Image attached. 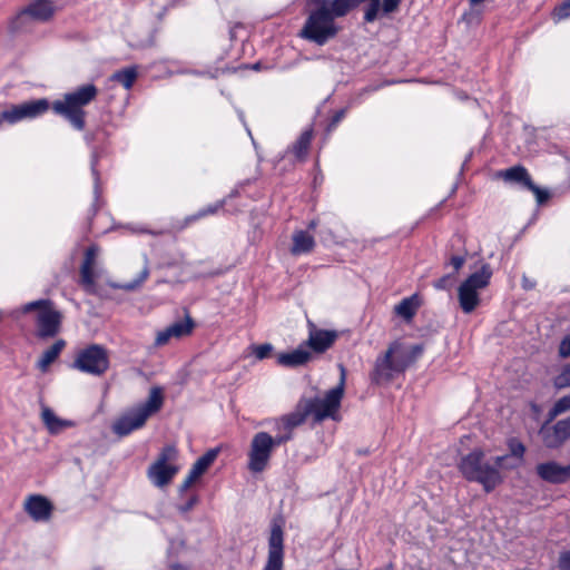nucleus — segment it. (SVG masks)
Segmentation results:
<instances>
[{"mask_svg": "<svg viewBox=\"0 0 570 570\" xmlns=\"http://www.w3.org/2000/svg\"><path fill=\"white\" fill-rule=\"evenodd\" d=\"M72 367L91 375H102L109 367L107 350L92 344L81 350L73 361Z\"/></svg>", "mask_w": 570, "mask_h": 570, "instance_id": "9b49d317", "label": "nucleus"}, {"mask_svg": "<svg viewBox=\"0 0 570 570\" xmlns=\"http://www.w3.org/2000/svg\"><path fill=\"white\" fill-rule=\"evenodd\" d=\"M220 207V205H214V206H208L207 208L200 210L196 216H194L191 219H196V218H199V217H204L206 215H209V214H215L218 208Z\"/></svg>", "mask_w": 570, "mask_h": 570, "instance_id": "37998d69", "label": "nucleus"}, {"mask_svg": "<svg viewBox=\"0 0 570 570\" xmlns=\"http://www.w3.org/2000/svg\"><path fill=\"white\" fill-rule=\"evenodd\" d=\"M464 262L465 259L462 256H453L451 258V265L454 267L455 271H459L463 266Z\"/></svg>", "mask_w": 570, "mask_h": 570, "instance_id": "a18cd8bd", "label": "nucleus"}, {"mask_svg": "<svg viewBox=\"0 0 570 570\" xmlns=\"http://www.w3.org/2000/svg\"><path fill=\"white\" fill-rule=\"evenodd\" d=\"M312 358V353L302 343L293 351L278 353L276 355V363L283 367L294 368L307 364Z\"/></svg>", "mask_w": 570, "mask_h": 570, "instance_id": "aec40b11", "label": "nucleus"}, {"mask_svg": "<svg viewBox=\"0 0 570 570\" xmlns=\"http://www.w3.org/2000/svg\"><path fill=\"white\" fill-rule=\"evenodd\" d=\"M273 346L271 344H262L254 348V354L258 360H263L269 355Z\"/></svg>", "mask_w": 570, "mask_h": 570, "instance_id": "e433bc0d", "label": "nucleus"}, {"mask_svg": "<svg viewBox=\"0 0 570 570\" xmlns=\"http://www.w3.org/2000/svg\"><path fill=\"white\" fill-rule=\"evenodd\" d=\"M198 480L196 475H194L190 471L188 472L187 476L183 481V483L179 487L180 492L187 491L193 483H195Z\"/></svg>", "mask_w": 570, "mask_h": 570, "instance_id": "a19ab883", "label": "nucleus"}, {"mask_svg": "<svg viewBox=\"0 0 570 570\" xmlns=\"http://www.w3.org/2000/svg\"><path fill=\"white\" fill-rule=\"evenodd\" d=\"M41 419L46 428L51 434H58L67 428H72L75 424L70 420L58 417L55 412L45 406L41 411Z\"/></svg>", "mask_w": 570, "mask_h": 570, "instance_id": "393cba45", "label": "nucleus"}, {"mask_svg": "<svg viewBox=\"0 0 570 570\" xmlns=\"http://www.w3.org/2000/svg\"><path fill=\"white\" fill-rule=\"evenodd\" d=\"M450 281V275L443 276L434 283V287L438 289H445L449 286Z\"/></svg>", "mask_w": 570, "mask_h": 570, "instance_id": "c03bdc74", "label": "nucleus"}, {"mask_svg": "<svg viewBox=\"0 0 570 570\" xmlns=\"http://www.w3.org/2000/svg\"><path fill=\"white\" fill-rule=\"evenodd\" d=\"M523 288L531 289L534 287V283L530 282L525 276L522 278Z\"/></svg>", "mask_w": 570, "mask_h": 570, "instance_id": "49530a36", "label": "nucleus"}, {"mask_svg": "<svg viewBox=\"0 0 570 570\" xmlns=\"http://www.w3.org/2000/svg\"><path fill=\"white\" fill-rule=\"evenodd\" d=\"M24 511L36 522H46L51 518L53 505L43 495H29L24 501Z\"/></svg>", "mask_w": 570, "mask_h": 570, "instance_id": "2eb2a0df", "label": "nucleus"}, {"mask_svg": "<svg viewBox=\"0 0 570 570\" xmlns=\"http://www.w3.org/2000/svg\"><path fill=\"white\" fill-rule=\"evenodd\" d=\"M507 181H514L522 184L525 188L532 183L528 170L523 166H513L500 174Z\"/></svg>", "mask_w": 570, "mask_h": 570, "instance_id": "cd10ccee", "label": "nucleus"}, {"mask_svg": "<svg viewBox=\"0 0 570 570\" xmlns=\"http://www.w3.org/2000/svg\"><path fill=\"white\" fill-rule=\"evenodd\" d=\"M317 226V223L315 220H312L309 224H308V228L309 229H315Z\"/></svg>", "mask_w": 570, "mask_h": 570, "instance_id": "09e8293b", "label": "nucleus"}, {"mask_svg": "<svg viewBox=\"0 0 570 570\" xmlns=\"http://www.w3.org/2000/svg\"><path fill=\"white\" fill-rule=\"evenodd\" d=\"M559 354L562 357H569L570 356V335L566 336L559 346Z\"/></svg>", "mask_w": 570, "mask_h": 570, "instance_id": "ea45409f", "label": "nucleus"}, {"mask_svg": "<svg viewBox=\"0 0 570 570\" xmlns=\"http://www.w3.org/2000/svg\"><path fill=\"white\" fill-rule=\"evenodd\" d=\"M312 3L314 8L309 11L299 36L324 46L340 31L335 19L346 16L355 4L352 0H312Z\"/></svg>", "mask_w": 570, "mask_h": 570, "instance_id": "f257e3e1", "label": "nucleus"}, {"mask_svg": "<svg viewBox=\"0 0 570 570\" xmlns=\"http://www.w3.org/2000/svg\"><path fill=\"white\" fill-rule=\"evenodd\" d=\"M424 352L422 344L406 345L396 340L389 344L386 351L379 355L370 373L372 383L376 385L387 384L395 375L403 373Z\"/></svg>", "mask_w": 570, "mask_h": 570, "instance_id": "7ed1b4c3", "label": "nucleus"}, {"mask_svg": "<svg viewBox=\"0 0 570 570\" xmlns=\"http://www.w3.org/2000/svg\"><path fill=\"white\" fill-rule=\"evenodd\" d=\"M198 503V497H190L184 504L178 507V510L183 513L190 511Z\"/></svg>", "mask_w": 570, "mask_h": 570, "instance_id": "58836bf2", "label": "nucleus"}, {"mask_svg": "<svg viewBox=\"0 0 570 570\" xmlns=\"http://www.w3.org/2000/svg\"><path fill=\"white\" fill-rule=\"evenodd\" d=\"M66 346V342L63 340H57L48 350H46L41 357L37 362V367L42 372H47L50 364H52L62 352Z\"/></svg>", "mask_w": 570, "mask_h": 570, "instance_id": "a878e982", "label": "nucleus"}, {"mask_svg": "<svg viewBox=\"0 0 570 570\" xmlns=\"http://www.w3.org/2000/svg\"><path fill=\"white\" fill-rule=\"evenodd\" d=\"M187 568L185 566L173 563L170 564V570H186Z\"/></svg>", "mask_w": 570, "mask_h": 570, "instance_id": "de8ad7c7", "label": "nucleus"}, {"mask_svg": "<svg viewBox=\"0 0 570 570\" xmlns=\"http://www.w3.org/2000/svg\"><path fill=\"white\" fill-rule=\"evenodd\" d=\"M292 240L293 244L291 247V253L294 256L308 254L314 249L315 246L314 236L306 230L294 232Z\"/></svg>", "mask_w": 570, "mask_h": 570, "instance_id": "b1692460", "label": "nucleus"}, {"mask_svg": "<svg viewBox=\"0 0 570 570\" xmlns=\"http://www.w3.org/2000/svg\"><path fill=\"white\" fill-rule=\"evenodd\" d=\"M194 324L189 317L185 321H178L168 327L159 331L155 338L157 346L167 344L171 338H181L188 336L193 331Z\"/></svg>", "mask_w": 570, "mask_h": 570, "instance_id": "412c9836", "label": "nucleus"}, {"mask_svg": "<svg viewBox=\"0 0 570 570\" xmlns=\"http://www.w3.org/2000/svg\"><path fill=\"white\" fill-rule=\"evenodd\" d=\"M308 415L309 412H307L306 404L299 405L294 412L274 420V430L281 431V426H285V434H288L291 440L293 430L303 424Z\"/></svg>", "mask_w": 570, "mask_h": 570, "instance_id": "5701e85b", "label": "nucleus"}, {"mask_svg": "<svg viewBox=\"0 0 570 570\" xmlns=\"http://www.w3.org/2000/svg\"><path fill=\"white\" fill-rule=\"evenodd\" d=\"M98 252L99 249L97 246L88 247L80 267V282L86 291L90 293L95 291L96 278L98 277V274L95 271Z\"/></svg>", "mask_w": 570, "mask_h": 570, "instance_id": "6ab92c4d", "label": "nucleus"}, {"mask_svg": "<svg viewBox=\"0 0 570 570\" xmlns=\"http://www.w3.org/2000/svg\"><path fill=\"white\" fill-rule=\"evenodd\" d=\"M164 404V392L160 386H154L149 391L147 400L129 410L112 424V431L118 436H126L132 431L142 428L149 416L157 413Z\"/></svg>", "mask_w": 570, "mask_h": 570, "instance_id": "39448f33", "label": "nucleus"}, {"mask_svg": "<svg viewBox=\"0 0 570 570\" xmlns=\"http://www.w3.org/2000/svg\"><path fill=\"white\" fill-rule=\"evenodd\" d=\"M284 532L278 523H273L268 538V556L263 570H283Z\"/></svg>", "mask_w": 570, "mask_h": 570, "instance_id": "ddd939ff", "label": "nucleus"}, {"mask_svg": "<svg viewBox=\"0 0 570 570\" xmlns=\"http://www.w3.org/2000/svg\"><path fill=\"white\" fill-rule=\"evenodd\" d=\"M558 19H566L570 17V0L563 2V4L557 11Z\"/></svg>", "mask_w": 570, "mask_h": 570, "instance_id": "79ce46f5", "label": "nucleus"}, {"mask_svg": "<svg viewBox=\"0 0 570 570\" xmlns=\"http://www.w3.org/2000/svg\"><path fill=\"white\" fill-rule=\"evenodd\" d=\"M276 432H277L276 434H284V433H286L285 426H281V431H276Z\"/></svg>", "mask_w": 570, "mask_h": 570, "instance_id": "3c124183", "label": "nucleus"}, {"mask_svg": "<svg viewBox=\"0 0 570 570\" xmlns=\"http://www.w3.org/2000/svg\"><path fill=\"white\" fill-rule=\"evenodd\" d=\"M341 377L338 384L331 389L323 397H314L305 402L307 412L312 414L315 421L321 422L327 417L335 419L344 395L346 371L340 365Z\"/></svg>", "mask_w": 570, "mask_h": 570, "instance_id": "6e6552de", "label": "nucleus"}, {"mask_svg": "<svg viewBox=\"0 0 570 570\" xmlns=\"http://www.w3.org/2000/svg\"><path fill=\"white\" fill-rule=\"evenodd\" d=\"M529 190H531L539 204H542L546 202L549 197V194L546 190H542L537 185L533 184V181L528 187Z\"/></svg>", "mask_w": 570, "mask_h": 570, "instance_id": "c9c22d12", "label": "nucleus"}, {"mask_svg": "<svg viewBox=\"0 0 570 570\" xmlns=\"http://www.w3.org/2000/svg\"><path fill=\"white\" fill-rule=\"evenodd\" d=\"M352 1H353V3L355 4V0H352Z\"/></svg>", "mask_w": 570, "mask_h": 570, "instance_id": "864d4df0", "label": "nucleus"}, {"mask_svg": "<svg viewBox=\"0 0 570 570\" xmlns=\"http://www.w3.org/2000/svg\"><path fill=\"white\" fill-rule=\"evenodd\" d=\"M492 276L489 264H483L480 271L471 274L458 288V299L465 314L472 313L480 305V291L484 289Z\"/></svg>", "mask_w": 570, "mask_h": 570, "instance_id": "0eeeda50", "label": "nucleus"}, {"mask_svg": "<svg viewBox=\"0 0 570 570\" xmlns=\"http://www.w3.org/2000/svg\"><path fill=\"white\" fill-rule=\"evenodd\" d=\"M558 567L560 570H570V550L560 553Z\"/></svg>", "mask_w": 570, "mask_h": 570, "instance_id": "4c0bfd02", "label": "nucleus"}, {"mask_svg": "<svg viewBox=\"0 0 570 570\" xmlns=\"http://www.w3.org/2000/svg\"><path fill=\"white\" fill-rule=\"evenodd\" d=\"M137 78V70L134 67L125 68L115 72L111 80L121 83L126 89H130Z\"/></svg>", "mask_w": 570, "mask_h": 570, "instance_id": "7c9ffc66", "label": "nucleus"}, {"mask_svg": "<svg viewBox=\"0 0 570 570\" xmlns=\"http://www.w3.org/2000/svg\"><path fill=\"white\" fill-rule=\"evenodd\" d=\"M544 445L549 449L561 446L570 438V416L549 426L548 422L540 429Z\"/></svg>", "mask_w": 570, "mask_h": 570, "instance_id": "4468645a", "label": "nucleus"}, {"mask_svg": "<svg viewBox=\"0 0 570 570\" xmlns=\"http://www.w3.org/2000/svg\"><path fill=\"white\" fill-rule=\"evenodd\" d=\"M342 117H343V111H341L340 114L336 115V117L334 118V122L340 121Z\"/></svg>", "mask_w": 570, "mask_h": 570, "instance_id": "8fccbe9b", "label": "nucleus"}, {"mask_svg": "<svg viewBox=\"0 0 570 570\" xmlns=\"http://www.w3.org/2000/svg\"><path fill=\"white\" fill-rule=\"evenodd\" d=\"M309 334L304 344L307 348L316 353H323L328 350L337 338L335 331H326L317 328L313 323H308Z\"/></svg>", "mask_w": 570, "mask_h": 570, "instance_id": "a211bd4d", "label": "nucleus"}, {"mask_svg": "<svg viewBox=\"0 0 570 570\" xmlns=\"http://www.w3.org/2000/svg\"><path fill=\"white\" fill-rule=\"evenodd\" d=\"M392 569V566H387L385 569H376V570H391Z\"/></svg>", "mask_w": 570, "mask_h": 570, "instance_id": "603ef678", "label": "nucleus"}, {"mask_svg": "<svg viewBox=\"0 0 570 570\" xmlns=\"http://www.w3.org/2000/svg\"><path fill=\"white\" fill-rule=\"evenodd\" d=\"M55 11L56 7L50 0H33L20 12L19 18L30 17L37 21H47Z\"/></svg>", "mask_w": 570, "mask_h": 570, "instance_id": "4be33fe9", "label": "nucleus"}, {"mask_svg": "<svg viewBox=\"0 0 570 570\" xmlns=\"http://www.w3.org/2000/svg\"><path fill=\"white\" fill-rule=\"evenodd\" d=\"M97 95V87L88 83L65 94L61 99L53 101L51 108L55 114L66 118L77 130H82L86 125L83 108L94 101Z\"/></svg>", "mask_w": 570, "mask_h": 570, "instance_id": "20e7f679", "label": "nucleus"}, {"mask_svg": "<svg viewBox=\"0 0 570 570\" xmlns=\"http://www.w3.org/2000/svg\"><path fill=\"white\" fill-rule=\"evenodd\" d=\"M570 411V393L560 397L548 413V422L553 421L558 415Z\"/></svg>", "mask_w": 570, "mask_h": 570, "instance_id": "473e14b6", "label": "nucleus"}, {"mask_svg": "<svg viewBox=\"0 0 570 570\" xmlns=\"http://www.w3.org/2000/svg\"><path fill=\"white\" fill-rule=\"evenodd\" d=\"M287 441H289L288 434H276L275 436L267 432L254 434L247 452V469L255 474L264 472L269 465L275 448Z\"/></svg>", "mask_w": 570, "mask_h": 570, "instance_id": "423d86ee", "label": "nucleus"}, {"mask_svg": "<svg viewBox=\"0 0 570 570\" xmlns=\"http://www.w3.org/2000/svg\"><path fill=\"white\" fill-rule=\"evenodd\" d=\"M556 386L559 389L570 387V364L564 366L562 372L556 377Z\"/></svg>", "mask_w": 570, "mask_h": 570, "instance_id": "f704fd0d", "label": "nucleus"}, {"mask_svg": "<svg viewBox=\"0 0 570 570\" xmlns=\"http://www.w3.org/2000/svg\"><path fill=\"white\" fill-rule=\"evenodd\" d=\"M38 311L37 325L39 337H53L60 331L62 315L55 309L52 303L48 299H39L27 303L22 307L23 313Z\"/></svg>", "mask_w": 570, "mask_h": 570, "instance_id": "9d476101", "label": "nucleus"}, {"mask_svg": "<svg viewBox=\"0 0 570 570\" xmlns=\"http://www.w3.org/2000/svg\"><path fill=\"white\" fill-rule=\"evenodd\" d=\"M508 460V455H500L490 462L485 460V452L482 449H474L460 459L458 469L468 481L480 483L489 493L503 482L502 469L517 468V464H504Z\"/></svg>", "mask_w": 570, "mask_h": 570, "instance_id": "f03ea898", "label": "nucleus"}, {"mask_svg": "<svg viewBox=\"0 0 570 570\" xmlns=\"http://www.w3.org/2000/svg\"><path fill=\"white\" fill-rule=\"evenodd\" d=\"M219 453L218 449H210L205 454L196 460L193 464L190 472L198 479L207 471V469L214 463Z\"/></svg>", "mask_w": 570, "mask_h": 570, "instance_id": "c85d7f7f", "label": "nucleus"}, {"mask_svg": "<svg viewBox=\"0 0 570 570\" xmlns=\"http://www.w3.org/2000/svg\"><path fill=\"white\" fill-rule=\"evenodd\" d=\"M177 461V448L171 444L164 446L147 470L150 482L157 488L168 485L180 470Z\"/></svg>", "mask_w": 570, "mask_h": 570, "instance_id": "1a4fd4ad", "label": "nucleus"}, {"mask_svg": "<svg viewBox=\"0 0 570 570\" xmlns=\"http://www.w3.org/2000/svg\"><path fill=\"white\" fill-rule=\"evenodd\" d=\"M417 309L415 296L403 298L395 307V313L405 318L411 320Z\"/></svg>", "mask_w": 570, "mask_h": 570, "instance_id": "c756f323", "label": "nucleus"}, {"mask_svg": "<svg viewBox=\"0 0 570 570\" xmlns=\"http://www.w3.org/2000/svg\"><path fill=\"white\" fill-rule=\"evenodd\" d=\"M509 449L511 454H507L509 456V460L504 462V464H517L518 468L523 461L525 446L517 440H511L509 442Z\"/></svg>", "mask_w": 570, "mask_h": 570, "instance_id": "2f4dec72", "label": "nucleus"}, {"mask_svg": "<svg viewBox=\"0 0 570 570\" xmlns=\"http://www.w3.org/2000/svg\"><path fill=\"white\" fill-rule=\"evenodd\" d=\"M403 0H355V6L360 2H367L364 8V20L366 22L375 21L381 14L387 16L399 10Z\"/></svg>", "mask_w": 570, "mask_h": 570, "instance_id": "dca6fc26", "label": "nucleus"}, {"mask_svg": "<svg viewBox=\"0 0 570 570\" xmlns=\"http://www.w3.org/2000/svg\"><path fill=\"white\" fill-rule=\"evenodd\" d=\"M313 138V130H304L297 140L293 144L289 151L294 155L297 160H304L307 156L311 142Z\"/></svg>", "mask_w": 570, "mask_h": 570, "instance_id": "bb28decb", "label": "nucleus"}, {"mask_svg": "<svg viewBox=\"0 0 570 570\" xmlns=\"http://www.w3.org/2000/svg\"><path fill=\"white\" fill-rule=\"evenodd\" d=\"M535 470L540 479L552 484L564 483L570 479V463L561 465L556 461H548L538 464Z\"/></svg>", "mask_w": 570, "mask_h": 570, "instance_id": "f3484780", "label": "nucleus"}, {"mask_svg": "<svg viewBox=\"0 0 570 570\" xmlns=\"http://www.w3.org/2000/svg\"><path fill=\"white\" fill-rule=\"evenodd\" d=\"M50 109V102L46 98L24 101L12 105L1 112L0 121L16 124L26 119H35L42 116Z\"/></svg>", "mask_w": 570, "mask_h": 570, "instance_id": "f8f14e48", "label": "nucleus"}, {"mask_svg": "<svg viewBox=\"0 0 570 570\" xmlns=\"http://www.w3.org/2000/svg\"><path fill=\"white\" fill-rule=\"evenodd\" d=\"M148 276H149V268L146 264L136 279L124 283L119 287L125 291H134V289L138 288L148 278Z\"/></svg>", "mask_w": 570, "mask_h": 570, "instance_id": "72a5a7b5", "label": "nucleus"}]
</instances>
